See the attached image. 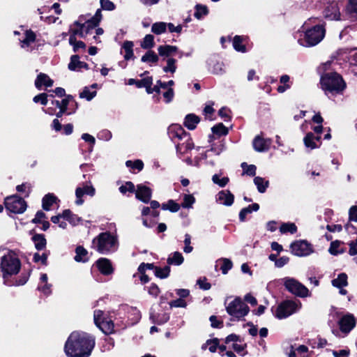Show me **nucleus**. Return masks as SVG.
Instances as JSON below:
<instances>
[{
  "label": "nucleus",
  "instance_id": "36",
  "mask_svg": "<svg viewBox=\"0 0 357 357\" xmlns=\"http://www.w3.org/2000/svg\"><path fill=\"white\" fill-rule=\"evenodd\" d=\"M167 24L165 22H156L152 25L151 31L155 34H161L166 31Z\"/></svg>",
  "mask_w": 357,
  "mask_h": 357
},
{
  "label": "nucleus",
  "instance_id": "33",
  "mask_svg": "<svg viewBox=\"0 0 357 357\" xmlns=\"http://www.w3.org/2000/svg\"><path fill=\"white\" fill-rule=\"evenodd\" d=\"M254 183L257 185L259 192L261 193L264 192L268 186V181L264 182V179L259 176L255 178Z\"/></svg>",
  "mask_w": 357,
  "mask_h": 357
},
{
  "label": "nucleus",
  "instance_id": "44",
  "mask_svg": "<svg viewBox=\"0 0 357 357\" xmlns=\"http://www.w3.org/2000/svg\"><path fill=\"white\" fill-rule=\"evenodd\" d=\"M176 59L173 58H169L167 60V65L163 68V70L165 73L171 72L172 73H174L176 71Z\"/></svg>",
  "mask_w": 357,
  "mask_h": 357
},
{
  "label": "nucleus",
  "instance_id": "34",
  "mask_svg": "<svg viewBox=\"0 0 357 357\" xmlns=\"http://www.w3.org/2000/svg\"><path fill=\"white\" fill-rule=\"evenodd\" d=\"M218 344L219 340L218 338H214L212 340H207L206 342L202 346V349L203 350H206L208 347L209 351L211 352H214L216 351Z\"/></svg>",
  "mask_w": 357,
  "mask_h": 357
},
{
  "label": "nucleus",
  "instance_id": "59",
  "mask_svg": "<svg viewBox=\"0 0 357 357\" xmlns=\"http://www.w3.org/2000/svg\"><path fill=\"white\" fill-rule=\"evenodd\" d=\"M46 215L44 212L39 211L36 213L35 218L32 220L33 223H41L43 218H45Z\"/></svg>",
  "mask_w": 357,
  "mask_h": 357
},
{
  "label": "nucleus",
  "instance_id": "55",
  "mask_svg": "<svg viewBox=\"0 0 357 357\" xmlns=\"http://www.w3.org/2000/svg\"><path fill=\"white\" fill-rule=\"evenodd\" d=\"M75 195L77 198L76 204L78 205L82 204L84 200L82 199V197L84 195V189H82V188H77L75 191Z\"/></svg>",
  "mask_w": 357,
  "mask_h": 357
},
{
  "label": "nucleus",
  "instance_id": "4",
  "mask_svg": "<svg viewBox=\"0 0 357 357\" xmlns=\"http://www.w3.org/2000/svg\"><path fill=\"white\" fill-rule=\"evenodd\" d=\"M116 239L109 232L100 233L93 240V245L100 253L107 252L114 245Z\"/></svg>",
  "mask_w": 357,
  "mask_h": 357
},
{
  "label": "nucleus",
  "instance_id": "42",
  "mask_svg": "<svg viewBox=\"0 0 357 357\" xmlns=\"http://www.w3.org/2000/svg\"><path fill=\"white\" fill-rule=\"evenodd\" d=\"M195 17L197 19L202 18L203 15H206L208 13L207 7L204 5L197 4L195 6Z\"/></svg>",
  "mask_w": 357,
  "mask_h": 357
},
{
  "label": "nucleus",
  "instance_id": "29",
  "mask_svg": "<svg viewBox=\"0 0 357 357\" xmlns=\"http://www.w3.org/2000/svg\"><path fill=\"white\" fill-rule=\"evenodd\" d=\"M334 287L342 288L347 285V275L345 273H340L338 278L332 280Z\"/></svg>",
  "mask_w": 357,
  "mask_h": 357
},
{
  "label": "nucleus",
  "instance_id": "16",
  "mask_svg": "<svg viewBox=\"0 0 357 357\" xmlns=\"http://www.w3.org/2000/svg\"><path fill=\"white\" fill-rule=\"evenodd\" d=\"M218 196L219 201L226 206H231L234 202V197L229 190H222Z\"/></svg>",
  "mask_w": 357,
  "mask_h": 357
},
{
  "label": "nucleus",
  "instance_id": "7",
  "mask_svg": "<svg viewBox=\"0 0 357 357\" xmlns=\"http://www.w3.org/2000/svg\"><path fill=\"white\" fill-rule=\"evenodd\" d=\"M6 208L12 213H22L26 208V203L17 195L7 197L5 201Z\"/></svg>",
  "mask_w": 357,
  "mask_h": 357
},
{
  "label": "nucleus",
  "instance_id": "31",
  "mask_svg": "<svg viewBox=\"0 0 357 357\" xmlns=\"http://www.w3.org/2000/svg\"><path fill=\"white\" fill-rule=\"evenodd\" d=\"M62 218L69 221L70 223L75 225L80 221V218L76 215L73 214L70 210H64L62 213Z\"/></svg>",
  "mask_w": 357,
  "mask_h": 357
},
{
  "label": "nucleus",
  "instance_id": "1",
  "mask_svg": "<svg viewBox=\"0 0 357 357\" xmlns=\"http://www.w3.org/2000/svg\"><path fill=\"white\" fill-rule=\"evenodd\" d=\"M94 345L93 339L75 331L68 338L64 349L69 357H87L91 354Z\"/></svg>",
  "mask_w": 357,
  "mask_h": 357
},
{
  "label": "nucleus",
  "instance_id": "24",
  "mask_svg": "<svg viewBox=\"0 0 357 357\" xmlns=\"http://www.w3.org/2000/svg\"><path fill=\"white\" fill-rule=\"evenodd\" d=\"M183 257L179 252H174L172 256L167 258V262L169 265H181L183 262Z\"/></svg>",
  "mask_w": 357,
  "mask_h": 357
},
{
  "label": "nucleus",
  "instance_id": "63",
  "mask_svg": "<svg viewBox=\"0 0 357 357\" xmlns=\"http://www.w3.org/2000/svg\"><path fill=\"white\" fill-rule=\"evenodd\" d=\"M245 301L249 303L251 305L255 306L257 305V299L252 296L250 294H248L245 296Z\"/></svg>",
  "mask_w": 357,
  "mask_h": 357
},
{
  "label": "nucleus",
  "instance_id": "62",
  "mask_svg": "<svg viewBox=\"0 0 357 357\" xmlns=\"http://www.w3.org/2000/svg\"><path fill=\"white\" fill-rule=\"evenodd\" d=\"M149 293L151 295L157 296L160 293V289L155 284H152L149 289Z\"/></svg>",
  "mask_w": 357,
  "mask_h": 357
},
{
  "label": "nucleus",
  "instance_id": "45",
  "mask_svg": "<svg viewBox=\"0 0 357 357\" xmlns=\"http://www.w3.org/2000/svg\"><path fill=\"white\" fill-rule=\"evenodd\" d=\"M342 242L340 241H335L331 242V246L329 248V252L331 255H337L338 253H342L344 252V250H337V248L341 245Z\"/></svg>",
  "mask_w": 357,
  "mask_h": 357
},
{
  "label": "nucleus",
  "instance_id": "40",
  "mask_svg": "<svg viewBox=\"0 0 357 357\" xmlns=\"http://www.w3.org/2000/svg\"><path fill=\"white\" fill-rule=\"evenodd\" d=\"M212 132L219 136L226 135L228 133V129L220 123L212 128Z\"/></svg>",
  "mask_w": 357,
  "mask_h": 357
},
{
  "label": "nucleus",
  "instance_id": "49",
  "mask_svg": "<svg viewBox=\"0 0 357 357\" xmlns=\"http://www.w3.org/2000/svg\"><path fill=\"white\" fill-rule=\"evenodd\" d=\"M150 319L152 320L153 323L158 324L167 322L169 320V317L167 314H163L162 316L160 318H159L156 317L153 314H151L150 316Z\"/></svg>",
  "mask_w": 357,
  "mask_h": 357
},
{
  "label": "nucleus",
  "instance_id": "12",
  "mask_svg": "<svg viewBox=\"0 0 357 357\" xmlns=\"http://www.w3.org/2000/svg\"><path fill=\"white\" fill-rule=\"evenodd\" d=\"M325 18L331 20H339L340 19V12L338 3L336 1L328 3L324 11Z\"/></svg>",
  "mask_w": 357,
  "mask_h": 357
},
{
  "label": "nucleus",
  "instance_id": "37",
  "mask_svg": "<svg viewBox=\"0 0 357 357\" xmlns=\"http://www.w3.org/2000/svg\"><path fill=\"white\" fill-rule=\"evenodd\" d=\"M73 98L72 96H67V97L62 100L61 105L60 107V110L58 113H56V116L57 118H60L62 115L66 112L68 109V105L70 100Z\"/></svg>",
  "mask_w": 357,
  "mask_h": 357
},
{
  "label": "nucleus",
  "instance_id": "54",
  "mask_svg": "<svg viewBox=\"0 0 357 357\" xmlns=\"http://www.w3.org/2000/svg\"><path fill=\"white\" fill-rule=\"evenodd\" d=\"M47 96L46 93H40L33 98L35 102H40L43 105H46L47 103Z\"/></svg>",
  "mask_w": 357,
  "mask_h": 357
},
{
  "label": "nucleus",
  "instance_id": "47",
  "mask_svg": "<svg viewBox=\"0 0 357 357\" xmlns=\"http://www.w3.org/2000/svg\"><path fill=\"white\" fill-rule=\"evenodd\" d=\"M36 40V34L31 30L26 31L25 33V38L22 40L24 44L29 45L31 43Z\"/></svg>",
  "mask_w": 357,
  "mask_h": 357
},
{
  "label": "nucleus",
  "instance_id": "51",
  "mask_svg": "<svg viewBox=\"0 0 357 357\" xmlns=\"http://www.w3.org/2000/svg\"><path fill=\"white\" fill-rule=\"evenodd\" d=\"M171 307H185L187 303L182 298H179L176 300L172 301L169 303Z\"/></svg>",
  "mask_w": 357,
  "mask_h": 357
},
{
  "label": "nucleus",
  "instance_id": "52",
  "mask_svg": "<svg viewBox=\"0 0 357 357\" xmlns=\"http://www.w3.org/2000/svg\"><path fill=\"white\" fill-rule=\"evenodd\" d=\"M101 8L107 10H113L115 5L109 0H100Z\"/></svg>",
  "mask_w": 357,
  "mask_h": 357
},
{
  "label": "nucleus",
  "instance_id": "27",
  "mask_svg": "<svg viewBox=\"0 0 357 357\" xmlns=\"http://www.w3.org/2000/svg\"><path fill=\"white\" fill-rule=\"evenodd\" d=\"M32 240L35 243L36 248L38 250H43L46 245V239L42 234H36L32 237Z\"/></svg>",
  "mask_w": 357,
  "mask_h": 357
},
{
  "label": "nucleus",
  "instance_id": "41",
  "mask_svg": "<svg viewBox=\"0 0 357 357\" xmlns=\"http://www.w3.org/2000/svg\"><path fill=\"white\" fill-rule=\"evenodd\" d=\"M242 41H243V39L241 36H236L234 38L233 45L236 50H237L238 52H245L246 50V48H245V45L241 44Z\"/></svg>",
  "mask_w": 357,
  "mask_h": 357
},
{
  "label": "nucleus",
  "instance_id": "15",
  "mask_svg": "<svg viewBox=\"0 0 357 357\" xmlns=\"http://www.w3.org/2000/svg\"><path fill=\"white\" fill-rule=\"evenodd\" d=\"M53 82L46 74L40 73L35 81V86L37 89H40L43 85L50 87L53 85Z\"/></svg>",
  "mask_w": 357,
  "mask_h": 357
},
{
  "label": "nucleus",
  "instance_id": "56",
  "mask_svg": "<svg viewBox=\"0 0 357 357\" xmlns=\"http://www.w3.org/2000/svg\"><path fill=\"white\" fill-rule=\"evenodd\" d=\"M349 215V221L357 222V206H353L350 208Z\"/></svg>",
  "mask_w": 357,
  "mask_h": 357
},
{
  "label": "nucleus",
  "instance_id": "48",
  "mask_svg": "<svg viewBox=\"0 0 357 357\" xmlns=\"http://www.w3.org/2000/svg\"><path fill=\"white\" fill-rule=\"evenodd\" d=\"M119 190L123 194L126 193V192H135V185L132 182L128 181L119 188Z\"/></svg>",
  "mask_w": 357,
  "mask_h": 357
},
{
  "label": "nucleus",
  "instance_id": "13",
  "mask_svg": "<svg viewBox=\"0 0 357 357\" xmlns=\"http://www.w3.org/2000/svg\"><path fill=\"white\" fill-rule=\"evenodd\" d=\"M151 189L144 185H138L135 192L137 199L141 200L144 203H149L151 198Z\"/></svg>",
  "mask_w": 357,
  "mask_h": 357
},
{
  "label": "nucleus",
  "instance_id": "20",
  "mask_svg": "<svg viewBox=\"0 0 357 357\" xmlns=\"http://www.w3.org/2000/svg\"><path fill=\"white\" fill-rule=\"evenodd\" d=\"M255 151L259 152L265 151L268 149V145L266 140L259 135L255 137L252 142Z\"/></svg>",
  "mask_w": 357,
  "mask_h": 357
},
{
  "label": "nucleus",
  "instance_id": "61",
  "mask_svg": "<svg viewBox=\"0 0 357 357\" xmlns=\"http://www.w3.org/2000/svg\"><path fill=\"white\" fill-rule=\"evenodd\" d=\"M181 206L173 200H169V210L172 212H177Z\"/></svg>",
  "mask_w": 357,
  "mask_h": 357
},
{
  "label": "nucleus",
  "instance_id": "18",
  "mask_svg": "<svg viewBox=\"0 0 357 357\" xmlns=\"http://www.w3.org/2000/svg\"><path fill=\"white\" fill-rule=\"evenodd\" d=\"M96 326L105 334H111L114 331V323L112 320L102 319Z\"/></svg>",
  "mask_w": 357,
  "mask_h": 357
},
{
  "label": "nucleus",
  "instance_id": "3",
  "mask_svg": "<svg viewBox=\"0 0 357 357\" xmlns=\"http://www.w3.org/2000/svg\"><path fill=\"white\" fill-rule=\"evenodd\" d=\"M20 261L12 253L4 255L1 258V268L3 273V278L7 276L16 275L20 269Z\"/></svg>",
  "mask_w": 357,
  "mask_h": 357
},
{
  "label": "nucleus",
  "instance_id": "21",
  "mask_svg": "<svg viewBox=\"0 0 357 357\" xmlns=\"http://www.w3.org/2000/svg\"><path fill=\"white\" fill-rule=\"evenodd\" d=\"M76 255L75 260L77 262H86L88 261L87 250L82 246H77L75 249Z\"/></svg>",
  "mask_w": 357,
  "mask_h": 357
},
{
  "label": "nucleus",
  "instance_id": "60",
  "mask_svg": "<svg viewBox=\"0 0 357 357\" xmlns=\"http://www.w3.org/2000/svg\"><path fill=\"white\" fill-rule=\"evenodd\" d=\"M349 253L351 256L357 255V239L356 241H351L349 243Z\"/></svg>",
  "mask_w": 357,
  "mask_h": 357
},
{
  "label": "nucleus",
  "instance_id": "9",
  "mask_svg": "<svg viewBox=\"0 0 357 357\" xmlns=\"http://www.w3.org/2000/svg\"><path fill=\"white\" fill-rule=\"evenodd\" d=\"M284 285L290 292L300 297H305L308 295V289L293 278L287 279Z\"/></svg>",
  "mask_w": 357,
  "mask_h": 357
},
{
  "label": "nucleus",
  "instance_id": "6",
  "mask_svg": "<svg viewBox=\"0 0 357 357\" xmlns=\"http://www.w3.org/2000/svg\"><path fill=\"white\" fill-rule=\"evenodd\" d=\"M325 29L323 26L316 25L305 32V38L307 46L318 44L324 37Z\"/></svg>",
  "mask_w": 357,
  "mask_h": 357
},
{
  "label": "nucleus",
  "instance_id": "39",
  "mask_svg": "<svg viewBox=\"0 0 357 357\" xmlns=\"http://www.w3.org/2000/svg\"><path fill=\"white\" fill-rule=\"evenodd\" d=\"M280 230L282 233L294 234L297 231V227L294 223H284L280 226Z\"/></svg>",
  "mask_w": 357,
  "mask_h": 357
},
{
  "label": "nucleus",
  "instance_id": "25",
  "mask_svg": "<svg viewBox=\"0 0 357 357\" xmlns=\"http://www.w3.org/2000/svg\"><path fill=\"white\" fill-rule=\"evenodd\" d=\"M347 11L350 17L357 20V0H349L347 6Z\"/></svg>",
  "mask_w": 357,
  "mask_h": 357
},
{
  "label": "nucleus",
  "instance_id": "46",
  "mask_svg": "<svg viewBox=\"0 0 357 357\" xmlns=\"http://www.w3.org/2000/svg\"><path fill=\"white\" fill-rule=\"evenodd\" d=\"M296 351L298 352V354L305 353L307 351V347L305 345H300L296 348V350H294L293 347L291 346L289 357H296V356L297 355Z\"/></svg>",
  "mask_w": 357,
  "mask_h": 357
},
{
  "label": "nucleus",
  "instance_id": "30",
  "mask_svg": "<svg viewBox=\"0 0 357 357\" xmlns=\"http://www.w3.org/2000/svg\"><path fill=\"white\" fill-rule=\"evenodd\" d=\"M56 197L53 195H46L43 198V208L45 211H49L51 206L55 202Z\"/></svg>",
  "mask_w": 357,
  "mask_h": 357
},
{
  "label": "nucleus",
  "instance_id": "64",
  "mask_svg": "<svg viewBox=\"0 0 357 357\" xmlns=\"http://www.w3.org/2000/svg\"><path fill=\"white\" fill-rule=\"evenodd\" d=\"M289 261V257H282L278 260H275V266L277 267H282Z\"/></svg>",
  "mask_w": 357,
  "mask_h": 357
},
{
  "label": "nucleus",
  "instance_id": "43",
  "mask_svg": "<svg viewBox=\"0 0 357 357\" xmlns=\"http://www.w3.org/2000/svg\"><path fill=\"white\" fill-rule=\"evenodd\" d=\"M195 201V197L192 195H184L183 201L181 206L183 208H190Z\"/></svg>",
  "mask_w": 357,
  "mask_h": 357
},
{
  "label": "nucleus",
  "instance_id": "26",
  "mask_svg": "<svg viewBox=\"0 0 357 357\" xmlns=\"http://www.w3.org/2000/svg\"><path fill=\"white\" fill-rule=\"evenodd\" d=\"M133 45H134V44L132 41L126 40L123 43L122 47L125 50V52H126V54L124 55V59L126 60H129L134 57L133 50H132Z\"/></svg>",
  "mask_w": 357,
  "mask_h": 357
},
{
  "label": "nucleus",
  "instance_id": "19",
  "mask_svg": "<svg viewBox=\"0 0 357 357\" xmlns=\"http://www.w3.org/2000/svg\"><path fill=\"white\" fill-rule=\"evenodd\" d=\"M177 47L169 45H160L158 48L159 55L165 57H169L173 55L177 52Z\"/></svg>",
  "mask_w": 357,
  "mask_h": 357
},
{
  "label": "nucleus",
  "instance_id": "32",
  "mask_svg": "<svg viewBox=\"0 0 357 357\" xmlns=\"http://www.w3.org/2000/svg\"><path fill=\"white\" fill-rule=\"evenodd\" d=\"M155 45L154 36L151 34L146 35L141 43V47L145 50H149Z\"/></svg>",
  "mask_w": 357,
  "mask_h": 357
},
{
  "label": "nucleus",
  "instance_id": "17",
  "mask_svg": "<svg viewBox=\"0 0 357 357\" xmlns=\"http://www.w3.org/2000/svg\"><path fill=\"white\" fill-rule=\"evenodd\" d=\"M78 55H73L70 58V62L68 64V68L70 70H75L76 68H86L89 69V66L86 63L80 61Z\"/></svg>",
  "mask_w": 357,
  "mask_h": 357
},
{
  "label": "nucleus",
  "instance_id": "8",
  "mask_svg": "<svg viewBox=\"0 0 357 357\" xmlns=\"http://www.w3.org/2000/svg\"><path fill=\"white\" fill-rule=\"evenodd\" d=\"M298 306L292 301H284L277 307L275 316L278 319H283L289 317L296 311Z\"/></svg>",
  "mask_w": 357,
  "mask_h": 357
},
{
  "label": "nucleus",
  "instance_id": "35",
  "mask_svg": "<svg viewBox=\"0 0 357 357\" xmlns=\"http://www.w3.org/2000/svg\"><path fill=\"white\" fill-rule=\"evenodd\" d=\"M170 272L169 266H165L163 268L160 267L155 268V275L160 278H166L169 276Z\"/></svg>",
  "mask_w": 357,
  "mask_h": 357
},
{
  "label": "nucleus",
  "instance_id": "38",
  "mask_svg": "<svg viewBox=\"0 0 357 357\" xmlns=\"http://www.w3.org/2000/svg\"><path fill=\"white\" fill-rule=\"evenodd\" d=\"M315 136L312 132H308L304 137V144L307 147L311 148L312 149L317 147L314 142Z\"/></svg>",
  "mask_w": 357,
  "mask_h": 357
},
{
  "label": "nucleus",
  "instance_id": "10",
  "mask_svg": "<svg viewBox=\"0 0 357 357\" xmlns=\"http://www.w3.org/2000/svg\"><path fill=\"white\" fill-rule=\"evenodd\" d=\"M291 252L297 256H305L310 255L312 252V247L306 241H298L291 243Z\"/></svg>",
  "mask_w": 357,
  "mask_h": 357
},
{
  "label": "nucleus",
  "instance_id": "23",
  "mask_svg": "<svg viewBox=\"0 0 357 357\" xmlns=\"http://www.w3.org/2000/svg\"><path fill=\"white\" fill-rule=\"evenodd\" d=\"M199 122V118L195 114H188L185 119L184 125L189 130H193L196 127V124Z\"/></svg>",
  "mask_w": 357,
  "mask_h": 357
},
{
  "label": "nucleus",
  "instance_id": "57",
  "mask_svg": "<svg viewBox=\"0 0 357 357\" xmlns=\"http://www.w3.org/2000/svg\"><path fill=\"white\" fill-rule=\"evenodd\" d=\"M210 321L211 323V326L213 328H222L223 326V322L221 321H218L217 319V317L215 315H212L210 317Z\"/></svg>",
  "mask_w": 357,
  "mask_h": 357
},
{
  "label": "nucleus",
  "instance_id": "50",
  "mask_svg": "<svg viewBox=\"0 0 357 357\" xmlns=\"http://www.w3.org/2000/svg\"><path fill=\"white\" fill-rule=\"evenodd\" d=\"M223 264L220 268L223 274H227L228 271L232 268V262L229 259H223Z\"/></svg>",
  "mask_w": 357,
  "mask_h": 357
},
{
  "label": "nucleus",
  "instance_id": "58",
  "mask_svg": "<svg viewBox=\"0 0 357 357\" xmlns=\"http://www.w3.org/2000/svg\"><path fill=\"white\" fill-rule=\"evenodd\" d=\"M47 256L46 254H43L42 255H40L38 253H35L33 255L34 261L38 262L39 261H41L43 265L47 264Z\"/></svg>",
  "mask_w": 357,
  "mask_h": 357
},
{
  "label": "nucleus",
  "instance_id": "5",
  "mask_svg": "<svg viewBox=\"0 0 357 357\" xmlns=\"http://www.w3.org/2000/svg\"><path fill=\"white\" fill-rule=\"evenodd\" d=\"M229 314L238 319L245 316L249 312V307L240 298H236L226 307Z\"/></svg>",
  "mask_w": 357,
  "mask_h": 357
},
{
  "label": "nucleus",
  "instance_id": "28",
  "mask_svg": "<svg viewBox=\"0 0 357 357\" xmlns=\"http://www.w3.org/2000/svg\"><path fill=\"white\" fill-rule=\"evenodd\" d=\"M142 61L146 63H157L159 60L158 56L152 50H149L142 57Z\"/></svg>",
  "mask_w": 357,
  "mask_h": 357
},
{
  "label": "nucleus",
  "instance_id": "53",
  "mask_svg": "<svg viewBox=\"0 0 357 357\" xmlns=\"http://www.w3.org/2000/svg\"><path fill=\"white\" fill-rule=\"evenodd\" d=\"M96 94V91L91 92L87 87H85L83 91L80 93V98H85L88 100H91Z\"/></svg>",
  "mask_w": 357,
  "mask_h": 357
},
{
  "label": "nucleus",
  "instance_id": "14",
  "mask_svg": "<svg viewBox=\"0 0 357 357\" xmlns=\"http://www.w3.org/2000/svg\"><path fill=\"white\" fill-rule=\"evenodd\" d=\"M96 266L100 272L105 275H109L113 273L114 268L111 261L107 258H100L96 261Z\"/></svg>",
  "mask_w": 357,
  "mask_h": 357
},
{
  "label": "nucleus",
  "instance_id": "11",
  "mask_svg": "<svg viewBox=\"0 0 357 357\" xmlns=\"http://www.w3.org/2000/svg\"><path fill=\"white\" fill-rule=\"evenodd\" d=\"M356 320L351 314H347L338 321L340 329L342 333H349L356 326Z\"/></svg>",
  "mask_w": 357,
  "mask_h": 357
},
{
  "label": "nucleus",
  "instance_id": "22",
  "mask_svg": "<svg viewBox=\"0 0 357 357\" xmlns=\"http://www.w3.org/2000/svg\"><path fill=\"white\" fill-rule=\"evenodd\" d=\"M153 84L152 77H146L141 80H136L135 79H130L128 80V84H135L137 88H142L144 86H149V84Z\"/></svg>",
  "mask_w": 357,
  "mask_h": 357
},
{
  "label": "nucleus",
  "instance_id": "2",
  "mask_svg": "<svg viewBox=\"0 0 357 357\" xmlns=\"http://www.w3.org/2000/svg\"><path fill=\"white\" fill-rule=\"evenodd\" d=\"M321 88L331 93H340L346 87V84L342 76L337 73H330L324 75L321 78Z\"/></svg>",
  "mask_w": 357,
  "mask_h": 357
}]
</instances>
